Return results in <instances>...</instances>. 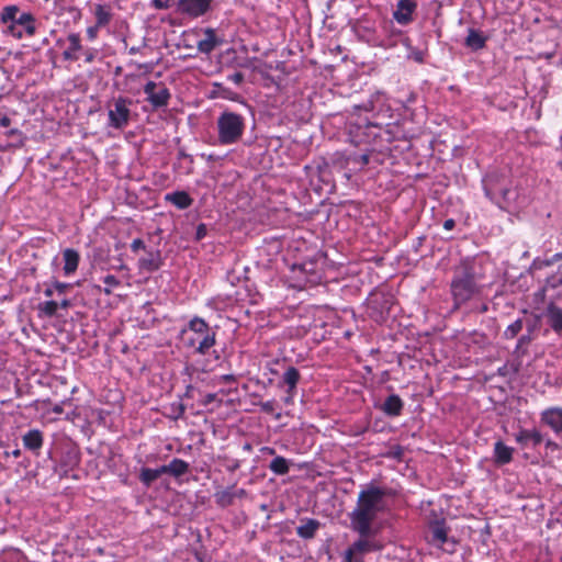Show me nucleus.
<instances>
[{"label":"nucleus","instance_id":"f257e3e1","mask_svg":"<svg viewBox=\"0 0 562 562\" xmlns=\"http://www.w3.org/2000/svg\"><path fill=\"white\" fill-rule=\"evenodd\" d=\"M386 491L370 484L359 494L356 507L349 513L350 528L358 535H372V524L378 514L384 508Z\"/></svg>","mask_w":562,"mask_h":562},{"label":"nucleus","instance_id":"f03ea898","mask_svg":"<svg viewBox=\"0 0 562 562\" xmlns=\"http://www.w3.org/2000/svg\"><path fill=\"white\" fill-rule=\"evenodd\" d=\"M186 336L184 346L193 350V353L207 356L212 355L214 359L220 360V353L212 348L216 345V328L211 327L207 322L199 316L192 317L187 326L181 330Z\"/></svg>","mask_w":562,"mask_h":562},{"label":"nucleus","instance_id":"7ed1b4c3","mask_svg":"<svg viewBox=\"0 0 562 562\" xmlns=\"http://www.w3.org/2000/svg\"><path fill=\"white\" fill-rule=\"evenodd\" d=\"M485 196L502 210L516 205L519 192L510 177L504 172L491 171L482 179Z\"/></svg>","mask_w":562,"mask_h":562},{"label":"nucleus","instance_id":"20e7f679","mask_svg":"<svg viewBox=\"0 0 562 562\" xmlns=\"http://www.w3.org/2000/svg\"><path fill=\"white\" fill-rule=\"evenodd\" d=\"M476 265L472 259H464L456 268L451 281V294L454 305L459 307L471 300L480 291Z\"/></svg>","mask_w":562,"mask_h":562},{"label":"nucleus","instance_id":"39448f33","mask_svg":"<svg viewBox=\"0 0 562 562\" xmlns=\"http://www.w3.org/2000/svg\"><path fill=\"white\" fill-rule=\"evenodd\" d=\"M0 21L7 25L4 33L16 40H21L24 34L33 36L36 33L35 16L31 12L21 11L15 4L2 8Z\"/></svg>","mask_w":562,"mask_h":562},{"label":"nucleus","instance_id":"423d86ee","mask_svg":"<svg viewBox=\"0 0 562 562\" xmlns=\"http://www.w3.org/2000/svg\"><path fill=\"white\" fill-rule=\"evenodd\" d=\"M216 128L218 143L224 146L233 145L241 139L246 120L241 114L225 110L216 120Z\"/></svg>","mask_w":562,"mask_h":562},{"label":"nucleus","instance_id":"0eeeda50","mask_svg":"<svg viewBox=\"0 0 562 562\" xmlns=\"http://www.w3.org/2000/svg\"><path fill=\"white\" fill-rule=\"evenodd\" d=\"M133 101L126 97H117L108 102V127L123 131L131 122Z\"/></svg>","mask_w":562,"mask_h":562},{"label":"nucleus","instance_id":"6e6552de","mask_svg":"<svg viewBox=\"0 0 562 562\" xmlns=\"http://www.w3.org/2000/svg\"><path fill=\"white\" fill-rule=\"evenodd\" d=\"M372 535H359V538L348 547L349 554L356 558V562H364L368 553L382 550V544Z\"/></svg>","mask_w":562,"mask_h":562},{"label":"nucleus","instance_id":"1a4fd4ad","mask_svg":"<svg viewBox=\"0 0 562 562\" xmlns=\"http://www.w3.org/2000/svg\"><path fill=\"white\" fill-rule=\"evenodd\" d=\"M300 380L301 373L295 367L290 366L283 372L281 380L278 383V387L284 389L285 391V397L283 398L285 404H293Z\"/></svg>","mask_w":562,"mask_h":562},{"label":"nucleus","instance_id":"9d476101","mask_svg":"<svg viewBox=\"0 0 562 562\" xmlns=\"http://www.w3.org/2000/svg\"><path fill=\"white\" fill-rule=\"evenodd\" d=\"M158 85L155 81H148L144 86V93L147 95L146 100L155 109L167 106L170 100V91L167 87L160 86L157 90Z\"/></svg>","mask_w":562,"mask_h":562},{"label":"nucleus","instance_id":"9b49d317","mask_svg":"<svg viewBox=\"0 0 562 562\" xmlns=\"http://www.w3.org/2000/svg\"><path fill=\"white\" fill-rule=\"evenodd\" d=\"M213 0H179L178 11L190 18H199L207 13Z\"/></svg>","mask_w":562,"mask_h":562},{"label":"nucleus","instance_id":"f8f14e48","mask_svg":"<svg viewBox=\"0 0 562 562\" xmlns=\"http://www.w3.org/2000/svg\"><path fill=\"white\" fill-rule=\"evenodd\" d=\"M416 9V0H398L393 11V19L401 25H407L413 22Z\"/></svg>","mask_w":562,"mask_h":562},{"label":"nucleus","instance_id":"ddd939ff","mask_svg":"<svg viewBox=\"0 0 562 562\" xmlns=\"http://www.w3.org/2000/svg\"><path fill=\"white\" fill-rule=\"evenodd\" d=\"M540 420L555 434L562 432V407H549L541 412Z\"/></svg>","mask_w":562,"mask_h":562},{"label":"nucleus","instance_id":"4468645a","mask_svg":"<svg viewBox=\"0 0 562 562\" xmlns=\"http://www.w3.org/2000/svg\"><path fill=\"white\" fill-rule=\"evenodd\" d=\"M547 324L558 335H562V307L553 302L549 303L543 312Z\"/></svg>","mask_w":562,"mask_h":562},{"label":"nucleus","instance_id":"2eb2a0df","mask_svg":"<svg viewBox=\"0 0 562 562\" xmlns=\"http://www.w3.org/2000/svg\"><path fill=\"white\" fill-rule=\"evenodd\" d=\"M22 442L25 449L38 456L44 445L43 432L40 429H30L22 436Z\"/></svg>","mask_w":562,"mask_h":562},{"label":"nucleus","instance_id":"dca6fc26","mask_svg":"<svg viewBox=\"0 0 562 562\" xmlns=\"http://www.w3.org/2000/svg\"><path fill=\"white\" fill-rule=\"evenodd\" d=\"M80 462V454L76 449H69L64 456L56 468L57 473L60 477L66 476L69 470L77 467Z\"/></svg>","mask_w":562,"mask_h":562},{"label":"nucleus","instance_id":"f3484780","mask_svg":"<svg viewBox=\"0 0 562 562\" xmlns=\"http://www.w3.org/2000/svg\"><path fill=\"white\" fill-rule=\"evenodd\" d=\"M189 471L190 464L187 461L178 458L172 459L168 464L161 465V472H164V474H169L175 479H179L188 474Z\"/></svg>","mask_w":562,"mask_h":562},{"label":"nucleus","instance_id":"a211bd4d","mask_svg":"<svg viewBox=\"0 0 562 562\" xmlns=\"http://www.w3.org/2000/svg\"><path fill=\"white\" fill-rule=\"evenodd\" d=\"M404 402L397 394L389 395L380 409L389 417H397L402 414Z\"/></svg>","mask_w":562,"mask_h":562},{"label":"nucleus","instance_id":"6ab92c4d","mask_svg":"<svg viewBox=\"0 0 562 562\" xmlns=\"http://www.w3.org/2000/svg\"><path fill=\"white\" fill-rule=\"evenodd\" d=\"M162 265V259L159 250H149L146 256L142 257L138 266L142 270L147 272L157 271Z\"/></svg>","mask_w":562,"mask_h":562},{"label":"nucleus","instance_id":"aec40b11","mask_svg":"<svg viewBox=\"0 0 562 562\" xmlns=\"http://www.w3.org/2000/svg\"><path fill=\"white\" fill-rule=\"evenodd\" d=\"M448 530L445 519L431 521L429 524L430 541L439 546L443 544L448 540Z\"/></svg>","mask_w":562,"mask_h":562},{"label":"nucleus","instance_id":"412c9836","mask_svg":"<svg viewBox=\"0 0 562 562\" xmlns=\"http://www.w3.org/2000/svg\"><path fill=\"white\" fill-rule=\"evenodd\" d=\"M205 37L198 42V50L202 54H210L213 52L218 45H221L222 41L216 36V33L213 29H206L204 31Z\"/></svg>","mask_w":562,"mask_h":562},{"label":"nucleus","instance_id":"4be33fe9","mask_svg":"<svg viewBox=\"0 0 562 562\" xmlns=\"http://www.w3.org/2000/svg\"><path fill=\"white\" fill-rule=\"evenodd\" d=\"M515 439L522 447L527 446L529 442H531L533 447H537L543 441V436L536 428L520 429L519 432L516 434Z\"/></svg>","mask_w":562,"mask_h":562},{"label":"nucleus","instance_id":"5701e85b","mask_svg":"<svg viewBox=\"0 0 562 562\" xmlns=\"http://www.w3.org/2000/svg\"><path fill=\"white\" fill-rule=\"evenodd\" d=\"M69 46L63 52V58L65 60L76 61L79 59L78 52L82 49L81 37L78 33H70L67 36Z\"/></svg>","mask_w":562,"mask_h":562},{"label":"nucleus","instance_id":"b1692460","mask_svg":"<svg viewBox=\"0 0 562 562\" xmlns=\"http://www.w3.org/2000/svg\"><path fill=\"white\" fill-rule=\"evenodd\" d=\"M301 525L296 527V535L302 539H312L321 527V522L314 518L301 520Z\"/></svg>","mask_w":562,"mask_h":562},{"label":"nucleus","instance_id":"393cba45","mask_svg":"<svg viewBox=\"0 0 562 562\" xmlns=\"http://www.w3.org/2000/svg\"><path fill=\"white\" fill-rule=\"evenodd\" d=\"M514 448L506 446L502 440L494 443V461L499 465L508 464L513 460Z\"/></svg>","mask_w":562,"mask_h":562},{"label":"nucleus","instance_id":"a878e982","mask_svg":"<svg viewBox=\"0 0 562 562\" xmlns=\"http://www.w3.org/2000/svg\"><path fill=\"white\" fill-rule=\"evenodd\" d=\"M165 199L179 210L189 209L193 203V199L186 191H175L168 193L166 194Z\"/></svg>","mask_w":562,"mask_h":562},{"label":"nucleus","instance_id":"bb28decb","mask_svg":"<svg viewBox=\"0 0 562 562\" xmlns=\"http://www.w3.org/2000/svg\"><path fill=\"white\" fill-rule=\"evenodd\" d=\"M63 257H64V272L66 276H70L72 274L77 268H78V265H79V260H80V257H79V254L77 250L72 249V248H67L63 251Z\"/></svg>","mask_w":562,"mask_h":562},{"label":"nucleus","instance_id":"cd10ccee","mask_svg":"<svg viewBox=\"0 0 562 562\" xmlns=\"http://www.w3.org/2000/svg\"><path fill=\"white\" fill-rule=\"evenodd\" d=\"M93 13L95 18L97 27L106 26L111 22L113 16L110 5L102 3H98L94 5Z\"/></svg>","mask_w":562,"mask_h":562},{"label":"nucleus","instance_id":"c85d7f7f","mask_svg":"<svg viewBox=\"0 0 562 562\" xmlns=\"http://www.w3.org/2000/svg\"><path fill=\"white\" fill-rule=\"evenodd\" d=\"M486 37L477 30L470 29L465 38V45L473 50L485 47Z\"/></svg>","mask_w":562,"mask_h":562},{"label":"nucleus","instance_id":"c756f323","mask_svg":"<svg viewBox=\"0 0 562 562\" xmlns=\"http://www.w3.org/2000/svg\"><path fill=\"white\" fill-rule=\"evenodd\" d=\"M532 330H533V326H529L528 327V333L521 335L518 338L516 347H515V350H514V355L517 358H522L525 355H527L528 346L530 345V342L533 339L532 336H531Z\"/></svg>","mask_w":562,"mask_h":562},{"label":"nucleus","instance_id":"7c9ffc66","mask_svg":"<svg viewBox=\"0 0 562 562\" xmlns=\"http://www.w3.org/2000/svg\"><path fill=\"white\" fill-rule=\"evenodd\" d=\"M269 469L271 472H273L276 475H285L289 473L290 470V463L289 460L284 457L277 456L274 459L270 462Z\"/></svg>","mask_w":562,"mask_h":562},{"label":"nucleus","instance_id":"2f4dec72","mask_svg":"<svg viewBox=\"0 0 562 562\" xmlns=\"http://www.w3.org/2000/svg\"><path fill=\"white\" fill-rule=\"evenodd\" d=\"M161 467L157 469L143 468L139 473V480L145 486H150L160 475H162Z\"/></svg>","mask_w":562,"mask_h":562},{"label":"nucleus","instance_id":"473e14b6","mask_svg":"<svg viewBox=\"0 0 562 562\" xmlns=\"http://www.w3.org/2000/svg\"><path fill=\"white\" fill-rule=\"evenodd\" d=\"M235 497L236 494L234 493L232 487L215 493L216 503L221 507L231 506Z\"/></svg>","mask_w":562,"mask_h":562},{"label":"nucleus","instance_id":"72a5a7b5","mask_svg":"<svg viewBox=\"0 0 562 562\" xmlns=\"http://www.w3.org/2000/svg\"><path fill=\"white\" fill-rule=\"evenodd\" d=\"M0 562H26V557L18 549H10L0 554Z\"/></svg>","mask_w":562,"mask_h":562},{"label":"nucleus","instance_id":"f704fd0d","mask_svg":"<svg viewBox=\"0 0 562 562\" xmlns=\"http://www.w3.org/2000/svg\"><path fill=\"white\" fill-rule=\"evenodd\" d=\"M38 312L46 317H54L57 314L58 302L56 301H46L38 304Z\"/></svg>","mask_w":562,"mask_h":562},{"label":"nucleus","instance_id":"c9c22d12","mask_svg":"<svg viewBox=\"0 0 562 562\" xmlns=\"http://www.w3.org/2000/svg\"><path fill=\"white\" fill-rule=\"evenodd\" d=\"M524 323L521 318L516 319L512 324H509L504 330V337L506 339L515 338L522 329Z\"/></svg>","mask_w":562,"mask_h":562},{"label":"nucleus","instance_id":"e433bc0d","mask_svg":"<svg viewBox=\"0 0 562 562\" xmlns=\"http://www.w3.org/2000/svg\"><path fill=\"white\" fill-rule=\"evenodd\" d=\"M384 456L389 459L401 461L404 456V448L401 445H393Z\"/></svg>","mask_w":562,"mask_h":562},{"label":"nucleus","instance_id":"4c0bfd02","mask_svg":"<svg viewBox=\"0 0 562 562\" xmlns=\"http://www.w3.org/2000/svg\"><path fill=\"white\" fill-rule=\"evenodd\" d=\"M103 283L106 285V288H104V293L105 294H111V289L112 288H116L120 285V280L113 276V274H106L104 278H103Z\"/></svg>","mask_w":562,"mask_h":562},{"label":"nucleus","instance_id":"58836bf2","mask_svg":"<svg viewBox=\"0 0 562 562\" xmlns=\"http://www.w3.org/2000/svg\"><path fill=\"white\" fill-rule=\"evenodd\" d=\"M548 284L551 288L562 286V265L559 267L558 271L548 278Z\"/></svg>","mask_w":562,"mask_h":562},{"label":"nucleus","instance_id":"ea45409f","mask_svg":"<svg viewBox=\"0 0 562 562\" xmlns=\"http://www.w3.org/2000/svg\"><path fill=\"white\" fill-rule=\"evenodd\" d=\"M98 55V50L95 48H88L83 52L85 63L91 64L94 61Z\"/></svg>","mask_w":562,"mask_h":562},{"label":"nucleus","instance_id":"a19ab883","mask_svg":"<svg viewBox=\"0 0 562 562\" xmlns=\"http://www.w3.org/2000/svg\"><path fill=\"white\" fill-rule=\"evenodd\" d=\"M258 405L260 406L262 412H265L267 414H272L274 412L276 402L273 400L266 401V402H260Z\"/></svg>","mask_w":562,"mask_h":562},{"label":"nucleus","instance_id":"79ce46f5","mask_svg":"<svg viewBox=\"0 0 562 562\" xmlns=\"http://www.w3.org/2000/svg\"><path fill=\"white\" fill-rule=\"evenodd\" d=\"M207 234V227L204 223H201L198 225L195 231V240L200 241L202 240Z\"/></svg>","mask_w":562,"mask_h":562},{"label":"nucleus","instance_id":"37998d69","mask_svg":"<svg viewBox=\"0 0 562 562\" xmlns=\"http://www.w3.org/2000/svg\"><path fill=\"white\" fill-rule=\"evenodd\" d=\"M53 285H54V290L58 294H64L67 290H69L71 288L70 283H64V282H59V281H55L53 283Z\"/></svg>","mask_w":562,"mask_h":562},{"label":"nucleus","instance_id":"c03bdc74","mask_svg":"<svg viewBox=\"0 0 562 562\" xmlns=\"http://www.w3.org/2000/svg\"><path fill=\"white\" fill-rule=\"evenodd\" d=\"M140 249H143V250H145V249H146V246H145L144 240H143V239H140V238H136V239H134V240L132 241V244H131V250H132L133 252H137V251H138V250H140Z\"/></svg>","mask_w":562,"mask_h":562},{"label":"nucleus","instance_id":"a18cd8bd","mask_svg":"<svg viewBox=\"0 0 562 562\" xmlns=\"http://www.w3.org/2000/svg\"><path fill=\"white\" fill-rule=\"evenodd\" d=\"M227 80L234 82L235 85L239 86L244 81V75L239 71H236L232 75L227 76Z\"/></svg>","mask_w":562,"mask_h":562},{"label":"nucleus","instance_id":"49530a36","mask_svg":"<svg viewBox=\"0 0 562 562\" xmlns=\"http://www.w3.org/2000/svg\"><path fill=\"white\" fill-rule=\"evenodd\" d=\"M100 29L101 27H97V24H94L92 26H89L87 29V37H88V40L94 41L98 37V33H99Z\"/></svg>","mask_w":562,"mask_h":562},{"label":"nucleus","instance_id":"de8ad7c7","mask_svg":"<svg viewBox=\"0 0 562 562\" xmlns=\"http://www.w3.org/2000/svg\"><path fill=\"white\" fill-rule=\"evenodd\" d=\"M170 0H151L153 5L156 9H167L169 7Z\"/></svg>","mask_w":562,"mask_h":562},{"label":"nucleus","instance_id":"09e8293b","mask_svg":"<svg viewBox=\"0 0 562 562\" xmlns=\"http://www.w3.org/2000/svg\"><path fill=\"white\" fill-rule=\"evenodd\" d=\"M173 412H175V419L181 418L184 415L186 407L182 403H179L177 405V408Z\"/></svg>","mask_w":562,"mask_h":562},{"label":"nucleus","instance_id":"8fccbe9b","mask_svg":"<svg viewBox=\"0 0 562 562\" xmlns=\"http://www.w3.org/2000/svg\"><path fill=\"white\" fill-rule=\"evenodd\" d=\"M216 400V394L215 393H207L205 396H204V400H203V405H209L211 404L212 402H214Z\"/></svg>","mask_w":562,"mask_h":562},{"label":"nucleus","instance_id":"3c124183","mask_svg":"<svg viewBox=\"0 0 562 562\" xmlns=\"http://www.w3.org/2000/svg\"><path fill=\"white\" fill-rule=\"evenodd\" d=\"M454 226H456V222H454V220H453V218H448V220H446V221L443 222V228H445L446 231H451V229H453V228H454Z\"/></svg>","mask_w":562,"mask_h":562},{"label":"nucleus","instance_id":"603ef678","mask_svg":"<svg viewBox=\"0 0 562 562\" xmlns=\"http://www.w3.org/2000/svg\"><path fill=\"white\" fill-rule=\"evenodd\" d=\"M546 447L551 451L559 450L560 448L559 445L551 439L546 440Z\"/></svg>","mask_w":562,"mask_h":562},{"label":"nucleus","instance_id":"864d4df0","mask_svg":"<svg viewBox=\"0 0 562 562\" xmlns=\"http://www.w3.org/2000/svg\"><path fill=\"white\" fill-rule=\"evenodd\" d=\"M221 380L225 383H233L236 381V376L234 374H224L221 376Z\"/></svg>","mask_w":562,"mask_h":562},{"label":"nucleus","instance_id":"5fc2aeb1","mask_svg":"<svg viewBox=\"0 0 562 562\" xmlns=\"http://www.w3.org/2000/svg\"><path fill=\"white\" fill-rule=\"evenodd\" d=\"M71 306V301L68 300V299H63L59 303H58V308H64V310H67Z\"/></svg>","mask_w":562,"mask_h":562},{"label":"nucleus","instance_id":"6e6d98bb","mask_svg":"<svg viewBox=\"0 0 562 562\" xmlns=\"http://www.w3.org/2000/svg\"><path fill=\"white\" fill-rule=\"evenodd\" d=\"M10 124H11V120L9 116H7V115L0 116V125L2 127H8Z\"/></svg>","mask_w":562,"mask_h":562},{"label":"nucleus","instance_id":"4d7b16f0","mask_svg":"<svg viewBox=\"0 0 562 562\" xmlns=\"http://www.w3.org/2000/svg\"><path fill=\"white\" fill-rule=\"evenodd\" d=\"M341 562H356V558H353V555L351 557L349 554V550L347 549L344 553V558H342V561Z\"/></svg>","mask_w":562,"mask_h":562},{"label":"nucleus","instance_id":"13d9d810","mask_svg":"<svg viewBox=\"0 0 562 562\" xmlns=\"http://www.w3.org/2000/svg\"><path fill=\"white\" fill-rule=\"evenodd\" d=\"M415 100H416V94L414 92H411L406 99L404 106L408 108V104L415 102Z\"/></svg>","mask_w":562,"mask_h":562},{"label":"nucleus","instance_id":"bf43d9fd","mask_svg":"<svg viewBox=\"0 0 562 562\" xmlns=\"http://www.w3.org/2000/svg\"><path fill=\"white\" fill-rule=\"evenodd\" d=\"M4 456H5V457H10V456H12V457H14V458H19V457L21 456V450H20V449H15V450H13V451H11V452L5 451V452H4Z\"/></svg>","mask_w":562,"mask_h":562},{"label":"nucleus","instance_id":"052dcab7","mask_svg":"<svg viewBox=\"0 0 562 562\" xmlns=\"http://www.w3.org/2000/svg\"><path fill=\"white\" fill-rule=\"evenodd\" d=\"M54 293H55V290H54V285H53V284H52V285H49V286H47V288L45 289V291H44V294H45V296H47V297L53 296V295H54Z\"/></svg>","mask_w":562,"mask_h":562},{"label":"nucleus","instance_id":"680f3d73","mask_svg":"<svg viewBox=\"0 0 562 562\" xmlns=\"http://www.w3.org/2000/svg\"><path fill=\"white\" fill-rule=\"evenodd\" d=\"M261 451L263 453H267V454H270V456L276 454V450L273 448H271V447H262Z\"/></svg>","mask_w":562,"mask_h":562},{"label":"nucleus","instance_id":"e2e57ef3","mask_svg":"<svg viewBox=\"0 0 562 562\" xmlns=\"http://www.w3.org/2000/svg\"><path fill=\"white\" fill-rule=\"evenodd\" d=\"M8 136L21 135V131L18 128H12L7 133Z\"/></svg>","mask_w":562,"mask_h":562},{"label":"nucleus","instance_id":"0e129e2a","mask_svg":"<svg viewBox=\"0 0 562 562\" xmlns=\"http://www.w3.org/2000/svg\"><path fill=\"white\" fill-rule=\"evenodd\" d=\"M360 161L362 165H367L369 162V156L368 155H361Z\"/></svg>","mask_w":562,"mask_h":562},{"label":"nucleus","instance_id":"69168bd1","mask_svg":"<svg viewBox=\"0 0 562 562\" xmlns=\"http://www.w3.org/2000/svg\"><path fill=\"white\" fill-rule=\"evenodd\" d=\"M234 493L236 494V497H243L246 495V491L240 488L238 491H234Z\"/></svg>","mask_w":562,"mask_h":562},{"label":"nucleus","instance_id":"338daca9","mask_svg":"<svg viewBox=\"0 0 562 562\" xmlns=\"http://www.w3.org/2000/svg\"><path fill=\"white\" fill-rule=\"evenodd\" d=\"M203 372H206V371H210L211 370V367H210V362L206 361L203 366H202V369H201Z\"/></svg>","mask_w":562,"mask_h":562},{"label":"nucleus","instance_id":"774afa93","mask_svg":"<svg viewBox=\"0 0 562 562\" xmlns=\"http://www.w3.org/2000/svg\"><path fill=\"white\" fill-rule=\"evenodd\" d=\"M138 52H139V48H138V47H135V46L131 47V48H130V50H128V53H130L131 55H135V54H137Z\"/></svg>","mask_w":562,"mask_h":562}]
</instances>
